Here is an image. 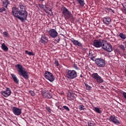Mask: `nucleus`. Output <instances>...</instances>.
I'll list each match as a JSON object with an SVG mask.
<instances>
[{
    "instance_id": "nucleus-1",
    "label": "nucleus",
    "mask_w": 126,
    "mask_h": 126,
    "mask_svg": "<svg viewBox=\"0 0 126 126\" xmlns=\"http://www.w3.org/2000/svg\"><path fill=\"white\" fill-rule=\"evenodd\" d=\"M19 7L20 9L17 7H13L12 8L11 13L12 15L18 18L21 21H24L27 19V16L28 15V13L26 10L25 6H24V3H20Z\"/></svg>"
},
{
    "instance_id": "nucleus-2",
    "label": "nucleus",
    "mask_w": 126,
    "mask_h": 126,
    "mask_svg": "<svg viewBox=\"0 0 126 126\" xmlns=\"http://www.w3.org/2000/svg\"><path fill=\"white\" fill-rule=\"evenodd\" d=\"M15 67L17 68L18 72H19L20 75L23 76L25 79H28L29 78V76L28 75V72L25 69V68L23 67L21 64H18L15 65Z\"/></svg>"
},
{
    "instance_id": "nucleus-3",
    "label": "nucleus",
    "mask_w": 126,
    "mask_h": 126,
    "mask_svg": "<svg viewBox=\"0 0 126 126\" xmlns=\"http://www.w3.org/2000/svg\"><path fill=\"white\" fill-rule=\"evenodd\" d=\"M65 76L68 79H74L77 77V72L75 70L66 69L65 71Z\"/></svg>"
},
{
    "instance_id": "nucleus-4",
    "label": "nucleus",
    "mask_w": 126,
    "mask_h": 126,
    "mask_svg": "<svg viewBox=\"0 0 126 126\" xmlns=\"http://www.w3.org/2000/svg\"><path fill=\"white\" fill-rule=\"evenodd\" d=\"M62 13L65 19H70L71 17H72V14H71V12L68 11L66 7H63L62 9Z\"/></svg>"
},
{
    "instance_id": "nucleus-5",
    "label": "nucleus",
    "mask_w": 126,
    "mask_h": 126,
    "mask_svg": "<svg viewBox=\"0 0 126 126\" xmlns=\"http://www.w3.org/2000/svg\"><path fill=\"white\" fill-rule=\"evenodd\" d=\"M95 63L98 67H105V65H106L105 60L101 58L96 59L95 60Z\"/></svg>"
},
{
    "instance_id": "nucleus-6",
    "label": "nucleus",
    "mask_w": 126,
    "mask_h": 126,
    "mask_svg": "<svg viewBox=\"0 0 126 126\" xmlns=\"http://www.w3.org/2000/svg\"><path fill=\"white\" fill-rule=\"evenodd\" d=\"M105 40L99 39H95L93 42V46L95 47V48H103V44Z\"/></svg>"
},
{
    "instance_id": "nucleus-7",
    "label": "nucleus",
    "mask_w": 126,
    "mask_h": 126,
    "mask_svg": "<svg viewBox=\"0 0 126 126\" xmlns=\"http://www.w3.org/2000/svg\"><path fill=\"white\" fill-rule=\"evenodd\" d=\"M102 49L109 53L113 52V47L110 44L106 42V40H104V42L103 44Z\"/></svg>"
},
{
    "instance_id": "nucleus-8",
    "label": "nucleus",
    "mask_w": 126,
    "mask_h": 126,
    "mask_svg": "<svg viewBox=\"0 0 126 126\" xmlns=\"http://www.w3.org/2000/svg\"><path fill=\"white\" fill-rule=\"evenodd\" d=\"M92 77L96 81L97 83H103L104 80L102 79V77L98 74L97 73H94L92 74Z\"/></svg>"
},
{
    "instance_id": "nucleus-9",
    "label": "nucleus",
    "mask_w": 126,
    "mask_h": 126,
    "mask_svg": "<svg viewBox=\"0 0 126 126\" xmlns=\"http://www.w3.org/2000/svg\"><path fill=\"white\" fill-rule=\"evenodd\" d=\"M45 77L46 79L50 81V82H53L55 80V77H54L53 74L48 71H45Z\"/></svg>"
},
{
    "instance_id": "nucleus-10",
    "label": "nucleus",
    "mask_w": 126,
    "mask_h": 126,
    "mask_svg": "<svg viewBox=\"0 0 126 126\" xmlns=\"http://www.w3.org/2000/svg\"><path fill=\"white\" fill-rule=\"evenodd\" d=\"M48 34L49 36L51 37V38H53V39L57 38V37H58V35H59L58 32L54 29H50L48 32Z\"/></svg>"
},
{
    "instance_id": "nucleus-11",
    "label": "nucleus",
    "mask_w": 126,
    "mask_h": 126,
    "mask_svg": "<svg viewBox=\"0 0 126 126\" xmlns=\"http://www.w3.org/2000/svg\"><path fill=\"white\" fill-rule=\"evenodd\" d=\"M22 109L15 106L12 107V112L16 116H20L22 114Z\"/></svg>"
},
{
    "instance_id": "nucleus-12",
    "label": "nucleus",
    "mask_w": 126,
    "mask_h": 126,
    "mask_svg": "<svg viewBox=\"0 0 126 126\" xmlns=\"http://www.w3.org/2000/svg\"><path fill=\"white\" fill-rule=\"evenodd\" d=\"M1 94L4 96V97H8L11 94V91L9 88H6L5 91H2L1 92Z\"/></svg>"
},
{
    "instance_id": "nucleus-13",
    "label": "nucleus",
    "mask_w": 126,
    "mask_h": 126,
    "mask_svg": "<svg viewBox=\"0 0 126 126\" xmlns=\"http://www.w3.org/2000/svg\"><path fill=\"white\" fill-rule=\"evenodd\" d=\"M76 98V94L72 92H69L67 94V99L70 101H72V100H75Z\"/></svg>"
},
{
    "instance_id": "nucleus-14",
    "label": "nucleus",
    "mask_w": 126,
    "mask_h": 126,
    "mask_svg": "<svg viewBox=\"0 0 126 126\" xmlns=\"http://www.w3.org/2000/svg\"><path fill=\"white\" fill-rule=\"evenodd\" d=\"M109 120L110 121L114 123V124H115L116 125H120L121 123H120V121H119L118 120H117V118H116L115 116H111Z\"/></svg>"
},
{
    "instance_id": "nucleus-15",
    "label": "nucleus",
    "mask_w": 126,
    "mask_h": 126,
    "mask_svg": "<svg viewBox=\"0 0 126 126\" xmlns=\"http://www.w3.org/2000/svg\"><path fill=\"white\" fill-rule=\"evenodd\" d=\"M103 22L106 25H109L111 23V18L110 17H104L103 18Z\"/></svg>"
},
{
    "instance_id": "nucleus-16",
    "label": "nucleus",
    "mask_w": 126,
    "mask_h": 126,
    "mask_svg": "<svg viewBox=\"0 0 126 126\" xmlns=\"http://www.w3.org/2000/svg\"><path fill=\"white\" fill-rule=\"evenodd\" d=\"M71 42L73 43V45L78 46V47H82V44L81 42H79L78 40H75L74 38L71 39Z\"/></svg>"
},
{
    "instance_id": "nucleus-17",
    "label": "nucleus",
    "mask_w": 126,
    "mask_h": 126,
    "mask_svg": "<svg viewBox=\"0 0 126 126\" xmlns=\"http://www.w3.org/2000/svg\"><path fill=\"white\" fill-rule=\"evenodd\" d=\"M48 41L49 40H48V37H47L45 35H43L41 36V39L40 40V42H41V43L45 44V43H48Z\"/></svg>"
},
{
    "instance_id": "nucleus-18",
    "label": "nucleus",
    "mask_w": 126,
    "mask_h": 126,
    "mask_svg": "<svg viewBox=\"0 0 126 126\" xmlns=\"http://www.w3.org/2000/svg\"><path fill=\"white\" fill-rule=\"evenodd\" d=\"M11 75L12 76V78L13 81L15 82V83H16L17 84H18L19 83V80H18V79L16 77V75L14 74H11Z\"/></svg>"
},
{
    "instance_id": "nucleus-19",
    "label": "nucleus",
    "mask_w": 126,
    "mask_h": 126,
    "mask_svg": "<svg viewBox=\"0 0 126 126\" xmlns=\"http://www.w3.org/2000/svg\"><path fill=\"white\" fill-rule=\"evenodd\" d=\"M8 4H10V3H9V1H8V0H4V1L2 2V6L5 7V8H7Z\"/></svg>"
},
{
    "instance_id": "nucleus-20",
    "label": "nucleus",
    "mask_w": 126,
    "mask_h": 126,
    "mask_svg": "<svg viewBox=\"0 0 126 126\" xmlns=\"http://www.w3.org/2000/svg\"><path fill=\"white\" fill-rule=\"evenodd\" d=\"M1 49L4 51V52H7L8 51V47L5 45V44L2 43L1 45Z\"/></svg>"
},
{
    "instance_id": "nucleus-21",
    "label": "nucleus",
    "mask_w": 126,
    "mask_h": 126,
    "mask_svg": "<svg viewBox=\"0 0 126 126\" xmlns=\"http://www.w3.org/2000/svg\"><path fill=\"white\" fill-rule=\"evenodd\" d=\"M119 36L120 37V38H121V39H122V40H126V34H124L123 33H120Z\"/></svg>"
},
{
    "instance_id": "nucleus-22",
    "label": "nucleus",
    "mask_w": 126,
    "mask_h": 126,
    "mask_svg": "<svg viewBox=\"0 0 126 126\" xmlns=\"http://www.w3.org/2000/svg\"><path fill=\"white\" fill-rule=\"evenodd\" d=\"M78 2L81 6H84L85 2H84V0H78Z\"/></svg>"
},
{
    "instance_id": "nucleus-23",
    "label": "nucleus",
    "mask_w": 126,
    "mask_h": 126,
    "mask_svg": "<svg viewBox=\"0 0 126 126\" xmlns=\"http://www.w3.org/2000/svg\"><path fill=\"white\" fill-rule=\"evenodd\" d=\"M94 112H96V113H98V114H101V110H100V108L95 107H94Z\"/></svg>"
},
{
    "instance_id": "nucleus-24",
    "label": "nucleus",
    "mask_w": 126,
    "mask_h": 126,
    "mask_svg": "<svg viewBox=\"0 0 126 126\" xmlns=\"http://www.w3.org/2000/svg\"><path fill=\"white\" fill-rule=\"evenodd\" d=\"M119 48L121 50H122L123 53H125V51H126V48L125 47V46L124 45L121 44L119 46Z\"/></svg>"
},
{
    "instance_id": "nucleus-25",
    "label": "nucleus",
    "mask_w": 126,
    "mask_h": 126,
    "mask_svg": "<svg viewBox=\"0 0 126 126\" xmlns=\"http://www.w3.org/2000/svg\"><path fill=\"white\" fill-rule=\"evenodd\" d=\"M85 85L86 87V89L87 90H91V89H92V87H91V86H89V85L86 84L85 83Z\"/></svg>"
},
{
    "instance_id": "nucleus-26",
    "label": "nucleus",
    "mask_w": 126,
    "mask_h": 126,
    "mask_svg": "<svg viewBox=\"0 0 126 126\" xmlns=\"http://www.w3.org/2000/svg\"><path fill=\"white\" fill-rule=\"evenodd\" d=\"M25 53L26 54H27V55H28L29 56H35V54H34V53L29 51L28 50H26Z\"/></svg>"
},
{
    "instance_id": "nucleus-27",
    "label": "nucleus",
    "mask_w": 126,
    "mask_h": 126,
    "mask_svg": "<svg viewBox=\"0 0 126 126\" xmlns=\"http://www.w3.org/2000/svg\"><path fill=\"white\" fill-rule=\"evenodd\" d=\"M89 57L90 58H91V59L93 61V54H92V51L91 50H90L89 51Z\"/></svg>"
},
{
    "instance_id": "nucleus-28",
    "label": "nucleus",
    "mask_w": 126,
    "mask_h": 126,
    "mask_svg": "<svg viewBox=\"0 0 126 126\" xmlns=\"http://www.w3.org/2000/svg\"><path fill=\"white\" fill-rule=\"evenodd\" d=\"M79 109L80 111H84V110H85V108H84V105H79Z\"/></svg>"
},
{
    "instance_id": "nucleus-29",
    "label": "nucleus",
    "mask_w": 126,
    "mask_h": 126,
    "mask_svg": "<svg viewBox=\"0 0 126 126\" xmlns=\"http://www.w3.org/2000/svg\"><path fill=\"white\" fill-rule=\"evenodd\" d=\"M124 101H126V92H123L122 93Z\"/></svg>"
},
{
    "instance_id": "nucleus-30",
    "label": "nucleus",
    "mask_w": 126,
    "mask_h": 126,
    "mask_svg": "<svg viewBox=\"0 0 126 126\" xmlns=\"http://www.w3.org/2000/svg\"><path fill=\"white\" fill-rule=\"evenodd\" d=\"M88 126H95L96 124L92 123L91 122H88Z\"/></svg>"
},
{
    "instance_id": "nucleus-31",
    "label": "nucleus",
    "mask_w": 126,
    "mask_h": 126,
    "mask_svg": "<svg viewBox=\"0 0 126 126\" xmlns=\"http://www.w3.org/2000/svg\"><path fill=\"white\" fill-rule=\"evenodd\" d=\"M29 93L31 94L32 96H34L35 95V93H34V91L32 90L29 91Z\"/></svg>"
},
{
    "instance_id": "nucleus-32",
    "label": "nucleus",
    "mask_w": 126,
    "mask_h": 126,
    "mask_svg": "<svg viewBox=\"0 0 126 126\" xmlns=\"http://www.w3.org/2000/svg\"><path fill=\"white\" fill-rule=\"evenodd\" d=\"M63 108L65 110H66V111H67L68 112H69V111H70V109H69V108H68V107H67L66 106H64V105L63 106Z\"/></svg>"
},
{
    "instance_id": "nucleus-33",
    "label": "nucleus",
    "mask_w": 126,
    "mask_h": 126,
    "mask_svg": "<svg viewBox=\"0 0 126 126\" xmlns=\"http://www.w3.org/2000/svg\"><path fill=\"white\" fill-rule=\"evenodd\" d=\"M3 11H5V8L4 7H0V12H3Z\"/></svg>"
},
{
    "instance_id": "nucleus-34",
    "label": "nucleus",
    "mask_w": 126,
    "mask_h": 126,
    "mask_svg": "<svg viewBox=\"0 0 126 126\" xmlns=\"http://www.w3.org/2000/svg\"><path fill=\"white\" fill-rule=\"evenodd\" d=\"M3 34L5 36V37H7V38H8L9 35H8V33H7V32H3Z\"/></svg>"
},
{
    "instance_id": "nucleus-35",
    "label": "nucleus",
    "mask_w": 126,
    "mask_h": 126,
    "mask_svg": "<svg viewBox=\"0 0 126 126\" xmlns=\"http://www.w3.org/2000/svg\"><path fill=\"white\" fill-rule=\"evenodd\" d=\"M46 110L48 112H49V113H51V108L47 106Z\"/></svg>"
},
{
    "instance_id": "nucleus-36",
    "label": "nucleus",
    "mask_w": 126,
    "mask_h": 126,
    "mask_svg": "<svg viewBox=\"0 0 126 126\" xmlns=\"http://www.w3.org/2000/svg\"><path fill=\"white\" fill-rule=\"evenodd\" d=\"M55 64L57 66H59V65H60V63H59V62H58V61H55Z\"/></svg>"
},
{
    "instance_id": "nucleus-37",
    "label": "nucleus",
    "mask_w": 126,
    "mask_h": 126,
    "mask_svg": "<svg viewBox=\"0 0 126 126\" xmlns=\"http://www.w3.org/2000/svg\"><path fill=\"white\" fill-rule=\"evenodd\" d=\"M110 10H111V8H105L106 12H109V11H110Z\"/></svg>"
},
{
    "instance_id": "nucleus-38",
    "label": "nucleus",
    "mask_w": 126,
    "mask_h": 126,
    "mask_svg": "<svg viewBox=\"0 0 126 126\" xmlns=\"http://www.w3.org/2000/svg\"><path fill=\"white\" fill-rule=\"evenodd\" d=\"M56 42H57V43H59L60 42V37H57L56 39H55Z\"/></svg>"
},
{
    "instance_id": "nucleus-39",
    "label": "nucleus",
    "mask_w": 126,
    "mask_h": 126,
    "mask_svg": "<svg viewBox=\"0 0 126 126\" xmlns=\"http://www.w3.org/2000/svg\"><path fill=\"white\" fill-rule=\"evenodd\" d=\"M48 98H49V99L52 98V95L48 94Z\"/></svg>"
},
{
    "instance_id": "nucleus-40",
    "label": "nucleus",
    "mask_w": 126,
    "mask_h": 126,
    "mask_svg": "<svg viewBox=\"0 0 126 126\" xmlns=\"http://www.w3.org/2000/svg\"><path fill=\"white\" fill-rule=\"evenodd\" d=\"M110 12H111L112 13H115V10L112 9L111 8H110Z\"/></svg>"
},
{
    "instance_id": "nucleus-41",
    "label": "nucleus",
    "mask_w": 126,
    "mask_h": 126,
    "mask_svg": "<svg viewBox=\"0 0 126 126\" xmlns=\"http://www.w3.org/2000/svg\"><path fill=\"white\" fill-rule=\"evenodd\" d=\"M80 77H81V78H83V75H82V74H81Z\"/></svg>"
},
{
    "instance_id": "nucleus-42",
    "label": "nucleus",
    "mask_w": 126,
    "mask_h": 126,
    "mask_svg": "<svg viewBox=\"0 0 126 126\" xmlns=\"http://www.w3.org/2000/svg\"><path fill=\"white\" fill-rule=\"evenodd\" d=\"M75 69L78 70V67L75 66Z\"/></svg>"
},
{
    "instance_id": "nucleus-43",
    "label": "nucleus",
    "mask_w": 126,
    "mask_h": 126,
    "mask_svg": "<svg viewBox=\"0 0 126 126\" xmlns=\"http://www.w3.org/2000/svg\"><path fill=\"white\" fill-rule=\"evenodd\" d=\"M50 92H52V90H50V91H49Z\"/></svg>"
}]
</instances>
